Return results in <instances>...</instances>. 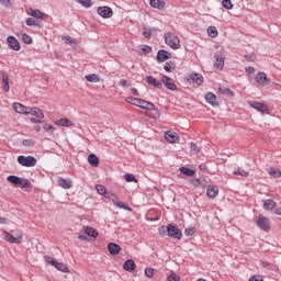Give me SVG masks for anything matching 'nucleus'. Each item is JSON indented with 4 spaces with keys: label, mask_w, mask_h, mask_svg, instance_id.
Masks as SVG:
<instances>
[{
    "label": "nucleus",
    "mask_w": 281,
    "mask_h": 281,
    "mask_svg": "<svg viewBox=\"0 0 281 281\" xmlns=\"http://www.w3.org/2000/svg\"><path fill=\"white\" fill-rule=\"evenodd\" d=\"M168 281H181V278L177 273L172 272L167 278Z\"/></svg>",
    "instance_id": "6e6d98bb"
},
{
    "label": "nucleus",
    "mask_w": 281,
    "mask_h": 281,
    "mask_svg": "<svg viewBox=\"0 0 281 281\" xmlns=\"http://www.w3.org/2000/svg\"><path fill=\"white\" fill-rule=\"evenodd\" d=\"M115 207H119L120 210H125L126 212H133V209L131 206H128V204L116 200V202H114Z\"/></svg>",
    "instance_id": "2f4dec72"
},
{
    "label": "nucleus",
    "mask_w": 281,
    "mask_h": 281,
    "mask_svg": "<svg viewBox=\"0 0 281 281\" xmlns=\"http://www.w3.org/2000/svg\"><path fill=\"white\" fill-rule=\"evenodd\" d=\"M214 69H217V71H223L225 67V55L222 52H217L214 54Z\"/></svg>",
    "instance_id": "423d86ee"
},
{
    "label": "nucleus",
    "mask_w": 281,
    "mask_h": 281,
    "mask_svg": "<svg viewBox=\"0 0 281 281\" xmlns=\"http://www.w3.org/2000/svg\"><path fill=\"white\" fill-rule=\"evenodd\" d=\"M85 234L87 236H90V238H98V236H99L98 229L90 227V226H86Z\"/></svg>",
    "instance_id": "cd10ccee"
},
{
    "label": "nucleus",
    "mask_w": 281,
    "mask_h": 281,
    "mask_svg": "<svg viewBox=\"0 0 281 281\" xmlns=\"http://www.w3.org/2000/svg\"><path fill=\"white\" fill-rule=\"evenodd\" d=\"M7 43L10 49H13V52L21 50V43H19V40H16V37H14L13 35H9L7 37Z\"/></svg>",
    "instance_id": "1a4fd4ad"
},
{
    "label": "nucleus",
    "mask_w": 281,
    "mask_h": 281,
    "mask_svg": "<svg viewBox=\"0 0 281 281\" xmlns=\"http://www.w3.org/2000/svg\"><path fill=\"white\" fill-rule=\"evenodd\" d=\"M222 5L225 10H232L234 8L232 0H222Z\"/></svg>",
    "instance_id": "8fccbe9b"
},
{
    "label": "nucleus",
    "mask_w": 281,
    "mask_h": 281,
    "mask_svg": "<svg viewBox=\"0 0 281 281\" xmlns=\"http://www.w3.org/2000/svg\"><path fill=\"white\" fill-rule=\"evenodd\" d=\"M88 162L90 164V166H92V168H98V166H100V159L95 154H90L88 156Z\"/></svg>",
    "instance_id": "bb28decb"
},
{
    "label": "nucleus",
    "mask_w": 281,
    "mask_h": 281,
    "mask_svg": "<svg viewBox=\"0 0 281 281\" xmlns=\"http://www.w3.org/2000/svg\"><path fill=\"white\" fill-rule=\"evenodd\" d=\"M0 5H3V8H10L12 2L11 0H0Z\"/></svg>",
    "instance_id": "052dcab7"
},
{
    "label": "nucleus",
    "mask_w": 281,
    "mask_h": 281,
    "mask_svg": "<svg viewBox=\"0 0 281 281\" xmlns=\"http://www.w3.org/2000/svg\"><path fill=\"white\" fill-rule=\"evenodd\" d=\"M172 58V54L166 49H159L156 55L157 63H166V60H170Z\"/></svg>",
    "instance_id": "9b49d317"
},
{
    "label": "nucleus",
    "mask_w": 281,
    "mask_h": 281,
    "mask_svg": "<svg viewBox=\"0 0 281 281\" xmlns=\"http://www.w3.org/2000/svg\"><path fill=\"white\" fill-rule=\"evenodd\" d=\"M22 41L25 45H32L33 43L32 36L27 35V33L22 34Z\"/></svg>",
    "instance_id": "a18cd8bd"
},
{
    "label": "nucleus",
    "mask_w": 281,
    "mask_h": 281,
    "mask_svg": "<svg viewBox=\"0 0 281 281\" xmlns=\"http://www.w3.org/2000/svg\"><path fill=\"white\" fill-rule=\"evenodd\" d=\"M149 5L156 10H164L166 8V1L164 0H149Z\"/></svg>",
    "instance_id": "b1692460"
},
{
    "label": "nucleus",
    "mask_w": 281,
    "mask_h": 281,
    "mask_svg": "<svg viewBox=\"0 0 281 281\" xmlns=\"http://www.w3.org/2000/svg\"><path fill=\"white\" fill-rule=\"evenodd\" d=\"M204 98L205 102L211 104V106H218V101H216V94L214 92H207Z\"/></svg>",
    "instance_id": "aec40b11"
},
{
    "label": "nucleus",
    "mask_w": 281,
    "mask_h": 281,
    "mask_svg": "<svg viewBox=\"0 0 281 281\" xmlns=\"http://www.w3.org/2000/svg\"><path fill=\"white\" fill-rule=\"evenodd\" d=\"M181 175H184L186 177H194L196 171L194 169L188 168V167H180Z\"/></svg>",
    "instance_id": "7c9ffc66"
},
{
    "label": "nucleus",
    "mask_w": 281,
    "mask_h": 281,
    "mask_svg": "<svg viewBox=\"0 0 281 281\" xmlns=\"http://www.w3.org/2000/svg\"><path fill=\"white\" fill-rule=\"evenodd\" d=\"M27 115H34L37 120L45 117V114H43V111L38 108H29Z\"/></svg>",
    "instance_id": "4be33fe9"
},
{
    "label": "nucleus",
    "mask_w": 281,
    "mask_h": 281,
    "mask_svg": "<svg viewBox=\"0 0 281 281\" xmlns=\"http://www.w3.org/2000/svg\"><path fill=\"white\" fill-rule=\"evenodd\" d=\"M142 52L145 54H150V52H153V47H150L148 45H144L142 48Z\"/></svg>",
    "instance_id": "69168bd1"
},
{
    "label": "nucleus",
    "mask_w": 281,
    "mask_h": 281,
    "mask_svg": "<svg viewBox=\"0 0 281 281\" xmlns=\"http://www.w3.org/2000/svg\"><path fill=\"white\" fill-rule=\"evenodd\" d=\"M249 106L255 109L259 113H269V106L267 104L258 102V101H249Z\"/></svg>",
    "instance_id": "6e6552de"
},
{
    "label": "nucleus",
    "mask_w": 281,
    "mask_h": 281,
    "mask_svg": "<svg viewBox=\"0 0 281 281\" xmlns=\"http://www.w3.org/2000/svg\"><path fill=\"white\" fill-rule=\"evenodd\" d=\"M146 82H147V85H151L156 89H162V87H164V85H161V82L153 76H147Z\"/></svg>",
    "instance_id": "5701e85b"
},
{
    "label": "nucleus",
    "mask_w": 281,
    "mask_h": 281,
    "mask_svg": "<svg viewBox=\"0 0 281 281\" xmlns=\"http://www.w3.org/2000/svg\"><path fill=\"white\" fill-rule=\"evenodd\" d=\"M190 148H191V153H193V155L201 153V146L194 142H192L190 144Z\"/></svg>",
    "instance_id": "79ce46f5"
},
{
    "label": "nucleus",
    "mask_w": 281,
    "mask_h": 281,
    "mask_svg": "<svg viewBox=\"0 0 281 281\" xmlns=\"http://www.w3.org/2000/svg\"><path fill=\"white\" fill-rule=\"evenodd\" d=\"M7 181H9V183H12L13 186H19L21 183V178L18 176H9L7 177Z\"/></svg>",
    "instance_id": "c9c22d12"
},
{
    "label": "nucleus",
    "mask_w": 281,
    "mask_h": 281,
    "mask_svg": "<svg viewBox=\"0 0 281 281\" xmlns=\"http://www.w3.org/2000/svg\"><path fill=\"white\" fill-rule=\"evenodd\" d=\"M220 93H222V95H228V98H234V95H236L232 89L227 88V87H222L220 88Z\"/></svg>",
    "instance_id": "f704fd0d"
},
{
    "label": "nucleus",
    "mask_w": 281,
    "mask_h": 281,
    "mask_svg": "<svg viewBox=\"0 0 281 281\" xmlns=\"http://www.w3.org/2000/svg\"><path fill=\"white\" fill-rule=\"evenodd\" d=\"M145 276H146V278H153V276H155V269L154 268H146L145 269Z\"/></svg>",
    "instance_id": "13d9d810"
},
{
    "label": "nucleus",
    "mask_w": 281,
    "mask_h": 281,
    "mask_svg": "<svg viewBox=\"0 0 281 281\" xmlns=\"http://www.w3.org/2000/svg\"><path fill=\"white\" fill-rule=\"evenodd\" d=\"M85 78L87 82H100V76L97 74L87 75Z\"/></svg>",
    "instance_id": "4c0bfd02"
},
{
    "label": "nucleus",
    "mask_w": 281,
    "mask_h": 281,
    "mask_svg": "<svg viewBox=\"0 0 281 281\" xmlns=\"http://www.w3.org/2000/svg\"><path fill=\"white\" fill-rule=\"evenodd\" d=\"M95 190H97L98 194H101V196H106V194L109 193V192H106V187H104L102 184H97Z\"/></svg>",
    "instance_id": "ea45409f"
},
{
    "label": "nucleus",
    "mask_w": 281,
    "mask_h": 281,
    "mask_svg": "<svg viewBox=\"0 0 281 281\" xmlns=\"http://www.w3.org/2000/svg\"><path fill=\"white\" fill-rule=\"evenodd\" d=\"M259 265L263 269H271V263H269V261L261 260Z\"/></svg>",
    "instance_id": "680f3d73"
},
{
    "label": "nucleus",
    "mask_w": 281,
    "mask_h": 281,
    "mask_svg": "<svg viewBox=\"0 0 281 281\" xmlns=\"http://www.w3.org/2000/svg\"><path fill=\"white\" fill-rule=\"evenodd\" d=\"M20 188H31L32 187V182H30V180L25 179V178H20Z\"/></svg>",
    "instance_id": "c03bdc74"
},
{
    "label": "nucleus",
    "mask_w": 281,
    "mask_h": 281,
    "mask_svg": "<svg viewBox=\"0 0 281 281\" xmlns=\"http://www.w3.org/2000/svg\"><path fill=\"white\" fill-rule=\"evenodd\" d=\"M76 1H77V3L82 5V8H91V5H93L91 0H76Z\"/></svg>",
    "instance_id": "de8ad7c7"
},
{
    "label": "nucleus",
    "mask_w": 281,
    "mask_h": 281,
    "mask_svg": "<svg viewBox=\"0 0 281 281\" xmlns=\"http://www.w3.org/2000/svg\"><path fill=\"white\" fill-rule=\"evenodd\" d=\"M257 225L260 229H262V232H269V229H271L269 218L262 215H259L257 218Z\"/></svg>",
    "instance_id": "f8f14e48"
},
{
    "label": "nucleus",
    "mask_w": 281,
    "mask_h": 281,
    "mask_svg": "<svg viewBox=\"0 0 281 281\" xmlns=\"http://www.w3.org/2000/svg\"><path fill=\"white\" fill-rule=\"evenodd\" d=\"M263 210L272 211L276 210V201L268 199L263 202Z\"/></svg>",
    "instance_id": "473e14b6"
},
{
    "label": "nucleus",
    "mask_w": 281,
    "mask_h": 281,
    "mask_svg": "<svg viewBox=\"0 0 281 281\" xmlns=\"http://www.w3.org/2000/svg\"><path fill=\"white\" fill-rule=\"evenodd\" d=\"M29 14H30V16H33V19H47V14L43 13L38 9H31Z\"/></svg>",
    "instance_id": "393cba45"
},
{
    "label": "nucleus",
    "mask_w": 281,
    "mask_h": 281,
    "mask_svg": "<svg viewBox=\"0 0 281 281\" xmlns=\"http://www.w3.org/2000/svg\"><path fill=\"white\" fill-rule=\"evenodd\" d=\"M57 184L59 188H63V190H71V188H74L71 178H58Z\"/></svg>",
    "instance_id": "ddd939ff"
},
{
    "label": "nucleus",
    "mask_w": 281,
    "mask_h": 281,
    "mask_svg": "<svg viewBox=\"0 0 281 281\" xmlns=\"http://www.w3.org/2000/svg\"><path fill=\"white\" fill-rule=\"evenodd\" d=\"M145 38H150L153 36V31L150 29H145L143 32Z\"/></svg>",
    "instance_id": "bf43d9fd"
},
{
    "label": "nucleus",
    "mask_w": 281,
    "mask_h": 281,
    "mask_svg": "<svg viewBox=\"0 0 281 281\" xmlns=\"http://www.w3.org/2000/svg\"><path fill=\"white\" fill-rule=\"evenodd\" d=\"M43 130L46 131V133H54L56 131V127H54L49 123H44L43 124Z\"/></svg>",
    "instance_id": "09e8293b"
},
{
    "label": "nucleus",
    "mask_w": 281,
    "mask_h": 281,
    "mask_svg": "<svg viewBox=\"0 0 281 281\" xmlns=\"http://www.w3.org/2000/svg\"><path fill=\"white\" fill-rule=\"evenodd\" d=\"M195 233H196V229H194V227H190V228L184 229V236H187V237L194 236Z\"/></svg>",
    "instance_id": "5fc2aeb1"
},
{
    "label": "nucleus",
    "mask_w": 281,
    "mask_h": 281,
    "mask_svg": "<svg viewBox=\"0 0 281 281\" xmlns=\"http://www.w3.org/2000/svg\"><path fill=\"white\" fill-rule=\"evenodd\" d=\"M248 281H265V280L260 276H252L249 278Z\"/></svg>",
    "instance_id": "338daca9"
},
{
    "label": "nucleus",
    "mask_w": 281,
    "mask_h": 281,
    "mask_svg": "<svg viewBox=\"0 0 281 281\" xmlns=\"http://www.w3.org/2000/svg\"><path fill=\"white\" fill-rule=\"evenodd\" d=\"M125 102L133 104V106H138V109H143L144 111H155V103L144 99L128 97L125 99Z\"/></svg>",
    "instance_id": "f257e3e1"
},
{
    "label": "nucleus",
    "mask_w": 281,
    "mask_h": 281,
    "mask_svg": "<svg viewBox=\"0 0 281 281\" xmlns=\"http://www.w3.org/2000/svg\"><path fill=\"white\" fill-rule=\"evenodd\" d=\"M97 12L102 19H111L113 16V9L111 7H98Z\"/></svg>",
    "instance_id": "9d476101"
},
{
    "label": "nucleus",
    "mask_w": 281,
    "mask_h": 281,
    "mask_svg": "<svg viewBox=\"0 0 281 281\" xmlns=\"http://www.w3.org/2000/svg\"><path fill=\"white\" fill-rule=\"evenodd\" d=\"M245 59L248 61V63H254V60H256V57L254 55H246L245 56Z\"/></svg>",
    "instance_id": "774afa93"
},
{
    "label": "nucleus",
    "mask_w": 281,
    "mask_h": 281,
    "mask_svg": "<svg viewBox=\"0 0 281 281\" xmlns=\"http://www.w3.org/2000/svg\"><path fill=\"white\" fill-rule=\"evenodd\" d=\"M207 34L211 38H216V36H218V30L216 29V26H209Z\"/></svg>",
    "instance_id": "e433bc0d"
},
{
    "label": "nucleus",
    "mask_w": 281,
    "mask_h": 281,
    "mask_svg": "<svg viewBox=\"0 0 281 281\" xmlns=\"http://www.w3.org/2000/svg\"><path fill=\"white\" fill-rule=\"evenodd\" d=\"M18 164L24 168H34L36 166V157L34 156H18Z\"/></svg>",
    "instance_id": "20e7f679"
},
{
    "label": "nucleus",
    "mask_w": 281,
    "mask_h": 281,
    "mask_svg": "<svg viewBox=\"0 0 281 281\" xmlns=\"http://www.w3.org/2000/svg\"><path fill=\"white\" fill-rule=\"evenodd\" d=\"M191 183L194 188H205V184L199 178L191 180Z\"/></svg>",
    "instance_id": "49530a36"
},
{
    "label": "nucleus",
    "mask_w": 281,
    "mask_h": 281,
    "mask_svg": "<svg viewBox=\"0 0 281 281\" xmlns=\"http://www.w3.org/2000/svg\"><path fill=\"white\" fill-rule=\"evenodd\" d=\"M158 234L160 236H168V226H161L158 228Z\"/></svg>",
    "instance_id": "4d7b16f0"
},
{
    "label": "nucleus",
    "mask_w": 281,
    "mask_h": 281,
    "mask_svg": "<svg viewBox=\"0 0 281 281\" xmlns=\"http://www.w3.org/2000/svg\"><path fill=\"white\" fill-rule=\"evenodd\" d=\"M0 76L2 78V89L5 93H8V91H10V81H9V77H8V72L5 71H0Z\"/></svg>",
    "instance_id": "a211bd4d"
},
{
    "label": "nucleus",
    "mask_w": 281,
    "mask_h": 281,
    "mask_svg": "<svg viewBox=\"0 0 281 281\" xmlns=\"http://www.w3.org/2000/svg\"><path fill=\"white\" fill-rule=\"evenodd\" d=\"M206 196L210 199H216V196H218V187L210 184L206 189Z\"/></svg>",
    "instance_id": "6ab92c4d"
},
{
    "label": "nucleus",
    "mask_w": 281,
    "mask_h": 281,
    "mask_svg": "<svg viewBox=\"0 0 281 281\" xmlns=\"http://www.w3.org/2000/svg\"><path fill=\"white\" fill-rule=\"evenodd\" d=\"M233 175L236 177H249V172L245 170H235L233 171Z\"/></svg>",
    "instance_id": "603ef678"
},
{
    "label": "nucleus",
    "mask_w": 281,
    "mask_h": 281,
    "mask_svg": "<svg viewBox=\"0 0 281 281\" xmlns=\"http://www.w3.org/2000/svg\"><path fill=\"white\" fill-rule=\"evenodd\" d=\"M189 82H192L195 87H201L203 85V75L196 72L191 74L189 76Z\"/></svg>",
    "instance_id": "2eb2a0df"
},
{
    "label": "nucleus",
    "mask_w": 281,
    "mask_h": 281,
    "mask_svg": "<svg viewBox=\"0 0 281 281\" xmlns=\"http://www.w3.org/2000/svg\"><path fill=\"white\" fill-rule=\"evenodd\" d=\"M161 82L165 85L169 91H177V85L175 83V80L166 75L161 77Z\"/></svg>",
    "instance_id": "4468645a"
},
{
    "label": "nucleus",
    "mask_w": 281,
    "mask_h": 281,
    "mask_svg": "<svg viewBox=\"0 0 281 281\" xmlns=\"http://www.w3.org/2000/svg\"><path fill=\"white\" fill-rule=\"evenodd\" d=\"M245 71L248 76H251V74H256V68L255 67H246Z\"/></svg>",
    "instance_id": "0e129e2a"
},
{
    "label": "nucleus",
    "mask_w": 281,
    "mask_h": 281,
    "mask_svg": "<svg viewBox=\"0 0 281 281\" xmlns=\"http://www.w3.org/2000/svg\"><path fill=\"white\" fill-rule=\"evenodd\" d=\"M165 139L169 142V144H177L179 136L175 132L167 131L165 132Z\"/></svg>",
    "instance_id": "dca6fc26"
},
{
    "label": "nucleus",
    "mask_w": 281,
    "mask_h": 281,
    "mask_svg": "<svg viewBox=\"0 0 281 281\" xmlns=\"http://www.w3.org/2000/svg\"><path fill=\"white\" fill-rule=\"evenodd\" d=\"M165 43L171 47V49H179L181 47V40L179 36L172 33L165 34Z\"/></svg>",
    "instance_id": "f03ea898"
},
{
    "label": "nucleus",
    "mask_w": 281,
    "mask_h": 281,
    "mask_svg": "<svg viewBox=\"0 0 281 281\" xmlns=\"http://www.w3.org/2000/svg\"><path fill=\"white\" fill-rule=\"evenodd\" d=\"M167 236H169V238H173V240H181L183 238V233L180 231L178 225L168 224Z\"/></svg>",
    "instance_id": "7ed1b4c3"
},
{
    "label": "nucleus",
    "mask_w": 281,
    "mask_h": 281,
    "mask_svg": "<svg viewBox=\"0 0 281 281\" xmlns=\"http://www.w3.org/2000/svg\"><path fill=\"white\" fill-rule=\"evenodd\" d=\"M45 262L47 265H52V267H55V269H57V271H61V273H69V268H67L65 263L58 262L56 259L49 256L45 257Z\"/></svg>",
    "instance_id": "39448f33"
},
{
    "label": "nucleus",
    "mask_w": 281,
    "mask_h": 281,
    "mask_svg": "<svg viewBox=\"0 0 281 281\" xmlns=\"http://www.w3.org/2000/svg\"><path fill=\"white\" fill-rule=\"evenodd\" d=\"M65 40L68 45H76L77 43L76 40L72 38L71 36H66Z\"/></svg>",
    "instance_id": "e2e57ef3"
},
{
    "label": "nucleus",
    "mask_w": 281,
    "mask_h": 281,
    "mask_svg": "<svg viewBox=\"0 0 281 281\" xmlns=\"http://www.w3.org/2000/svg\"><path fill=\"white\" fill-rule=\"evenodd\" d=\"M124 179L127 183H137V178L133 173H125Z\"/></svg>",
    "instance_id": "a19ab883"
},
{
    "label": "nucleus",
    "mask_w": 281,
    "mask_h": 281,
    "mask_svg": "<svg viewBox=\"0 0 281 281\" xmlns=\"http://www.w3.org/2000/svg\"><path fill=\"white\" fill-rule=\"evenodd\" d=\"M108 251H109V254H111V256H117V254H120V251H122V248L120 247V245H117L115 243H110L108 245Z\"/></svg>",
    "instance_id": "412c9836"
},
{
    "label": "nucleus",
    "mask_w": 281,
    "mask_h": 281,
    "mask_svg": "<svg viewBox=\"0 0 281 281\" xmlns=\"http://www.w3.org/2000/svg\"><path fill=\"white\" fill-rule=\"evenodd\" d=\"M56 126H66L69 128V126H74V122L69 119H59L55 122Z\"/></svg>",
    "instance_id": "c85d7f7f"
},
{
    "label": "nucleus",
    "mask_w": 281,
    "mask_h": 281,
    "mask_svg": "<svg viewBox=\"0 0 281 281\" xmlns=\"http://www.w3.org/2000/svg\"><path fill=\"white\" fill-rule=\"evenodd\" d=\"M25 24L27 25V27H32L34 25L40 27L38 23H36V20H34L33 18H27L25 20Z\"/></svg>",
    "instance_id": "3c124183"
},
{
    "label": "nucleus",
    "mask_w": 281,
    "mask_h": 281,
    "mask_svg": "<svg viewBox=\"0 0 281 281\" xmlns=\"http://www.w3.org/2000/svg\"><path fill=\"white\" fill-rule=\"evenodd\" d=\"M164 69L167 74H172V71L177 69V64H175V61H167Z\"/></svg>",
    "instance_id": "72a5a7b5"
},
{
    "label": "nucleus",
    "mask_w": 281,
    "mask_h": 281,
    "mask_svg": "<svg viewBox=\"0 0 281 281\" xmlns=\"http://www.w3.org/2000/svg\"><path fill=\"white\" fill-rule=\"evenodd\" d=\"M135 261L133 259H127L123 265V269L125 271H128L130 273H133V271H135Z\"/></svg>",
    "instance_id": "a878e982"
},
{
    "label": "nucleus",
    "mask_w": 281,
    "mask_h": 281,
    "mask_svg": "<svg viewBox=\"0 0 281 281\" xmlns=\"http://www.w3.org/2000/svg\"><path fill=\"white\" fill-rule=\"evenodd\" d=\"M35 144H36V140L32 138H27L22 142V145L25 147H31V146H34Z\"/></svg>",
    "instance_id": "864d4df0"
},
{
    "label": "nucleus",
    "mask_w": 281,
    "mask_h": 281,
    "mask_svg": "<svg viewBox=\"0 0 281 281\" xmlns=\"http://www.w3.org/2000/svg\"><path fill=\"white\" fill-rule=\"evenodd\" d=\"M4 236H5V240H8V243H12L14 245H21V240H19V238L14 237V235H12L9 232H4Z\"/></svg>",
    "instance_id": "c756f323"
},
{
    "label": "nucleus",
    "mask_w": 281,
    "mask_h": 281,
    "mask_svg": "<svg viewBox=\"0 0 281 281\" xmlns=\"http://www.w3.org/2000/svg\"><path fill=\"white\" fill-rule=\"evenodd\" d=\"M255 81L257 82V85H259L260 87H267V85H269V82H271V80L269 79V77H267V74L265 71H260L255 76Z\"/></svg>",
    "instance_id": "0eeeda50"
},
{
    "label": "nucleus",
    "mask_w": 281,
    "mask_h": 281,
    "mask_svg": "<svg viewBox=\"0 0 281 281\" xmlns=\"http://www.w3.org/2000/svg\"><path fill=\"white\" fill-rule=\"evenodd\" d=\"M105 199H109L111 202L114 203H117V201H120V198H117V195L115 193H111V192H108L104 196Z\"/></svg>",
    "instance_id": "37998d69"
},
{
    "label": "nucleus",
    "mask_w": 281,
    "mask_h": 281,
    "mask_svg": "<svg viewBox=\"0 0 281 281\" xmlns=\"http://www.w3.org/2000/svg\"><path fill=\"white\" fill-rule=\"evenodd\" d=\"M13 110L15 111V113H19L20 115H27L30 108H27L21 103H14Z\"/></svg>",
    "instance_id": "f3484780"
},
{
    "label": "nucleus",
    "mask_w": 281,
    "mask_h": 281,
    "mask_svg": "<svg viewBox=\"0 0 281 281\" xmlns=\"http://www.w3.org/2000/svg\"><path fill=\"white\" fill-rule=\"evenodd\" d=\"M269 176L274 177V179H280L281 177V170L278 168H270Z\"/></svg>",
    "instance_id": "58836bf2"
}]
</instances>
